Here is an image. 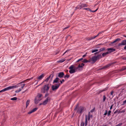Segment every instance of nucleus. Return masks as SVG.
<instances>
[{
  "instance_id": "obj_49",
  "label": "nucleus",
  "mask_w": 126,
  "mask_h": 126,
  "mask_svg": "<svg viewBox=\"0 0 126 126\" xmlns=\"http://www.w3.org/2000/svg\"><path fill=\"white\" fill-rule=\"evenodd\" d=\"M70 27V26H68L67 27H65L64 28L63 30L67 29L68 28H69Z\"/></svg>"
},
{
  "instance_id": "obj_7",
  "label": "nucleus",
  "mask_w": 126,
  "mask_h": 126,
  "mask_svg": "<svg viewBox=\"0 0 126 126\" xmlns=\"http://www.w3.org/2000/svg\"><path fill=\"white\" fill-rule=\"evenodd\" d=\"M84 109V108L83 107L80 106L77 110V112L79 113H82Z\"/></svg>"
},
{
  "instance_id": "obj_31",
  "label": "nucleus",
  "mask_w": 126,
  "mask_h": 126,
  "mask_svg": "<svg viewBox=\"0 0 126 126\" xmlns=\"http://www.w3.org/2000/svg\"><path fill=\"white\" fill-rule=\"evenodd\" d=\"M17 98L16 97H14L11 99L12 100H17Z\"/></svg>"
},
{
  "instance_id": "obj_52",
  "label": "nucleus",
  "mask_w": 126,
  "mask_h": 126,
  "mask_svg": "<svg viewBox=\"0 0 126 126\" xmlns=\"http://www.w3.org/2000/svg\"><path fill=\"white\" fill-rule=\"evenodd\" d=\"M68 51H69V50H67L66 51H65L64 53L63 54V55H64V54H65Z\"/></svg>"
},
{
  "instance_id": "obj_14",
  "label": "nucleus",
  "mask_w": 126,
  "mask_h": 126,
  "mask_svg": "<svg viewBox=\"0 0 126 126\" xmlns=\"http://www.w3.org/2000/svg\"><path fill=\"white\" fill-rule=\"evenodd\" d=\"M60 79L56 77L53 80V83H59V80Z\"/></svg>"
},
{
  "instance_id": "obj_37",
  "label": "nucleus",
  "mask_w": 126,
  "mask_h": 126,
  "mask_svg": "<svg viewBox=\"0 0 126 126\" xmlns=\"http://www.w3.org/2000/svg\"><path fill=\"white\" fill-rule=\"evenodd\" d=\"M96 37L95 36L94 37H91L90 39H88V40H90L94 39Z\"/></svg>"
},
{
  "instance_id": "obj_51",
  "label": "nucleus",
  "mask_w": 126,
  "mask_h": 126,
  "mask_svg": "<svg viewBox=\"0 0 126 126\" xmlns=\"http://www.w3.org/2000/svg\"><path fill=\"white\" fill-rule=\"evenodd\" d=\"M113 106V104H112L110 106V110H111L112 109Z\"/></svg>"
},
{
  "instance_id": "obj_33",
  "label": "nucleus",
  "mask_w": 126,
  "mask_h": 126,
  "mask_svg": "<svg viewBox=\"0 0 126 126\" xmlns=\"http://www.w3.org/2000/svg\"><path fill=\"white\" fill-rule=\"evenodd\" d=\"M111 112V111L110 110L108 111V113H107V115L108 116H110L111 114L110 113Z\"/></svg>"
},
{
  "instance_id": "obj_32",
  "label": "nucleus",
  "mask_w": 126,
  "mask_h": 126,
  "mask_svg": "<svg viewBox=\"0 0 126 126\" xmlns=\"http://www.w3.org/2000/svg\"><path fill=\"white\" fill-rule=\"evenodd\" d=\"M82 65H81L80 64H79L78 65V66L77 67H75V68H76V69H78L79 68H82Z\"/></svg>"
},
{
  "instance_id": "obj_27",
  "label": "nucleus",
  "mask_w": 126,
  "mask_h": 126,
  "mask_svg": "<svg viewBox=\"0 0 126 126\" xmlns=\"http://www.w3.org/2000/svg\"><path fill=\"white\" fill-rule=\"evenodd\" d=\"M108 54V52H107L105 53H103L102 54V56L103 57H104L106 55Z\"/></svg>"
},
{
  "instance_id": "obj_8",
  "label": "nucleus",
  "mask_w": 126,
  "mask_h": 126,
  "mask_svg": "<svg viewBox=\"0 0 126 126\" xmlns=\"http://www.w3.org/2000/svg\"><path fill=\"white\" fill-rule=\"evenodd\" d=\"M51 99V98L49 97H47L46 99L43 102V105H45L47 104L48 101H49Z\"/></svg>"
},
{
  "instance_id": "obj_58",
  "label": "nucleus",
  "mask_w": 126,
  "mask_h": 126,
  "mask_svg": "<svg viewBox=\"0 0 126 126\" xmlns=\"http://www.w3.org/2000/svg\"><path fill=\"white\" fill-rule=\"evenodd\" d=\"M113 91H112L110 93V95H112V94H113Z\"/></svg>"
},
{
  "instance_id": "obj_39",
  "label": "nucleus",
  "mask_w": 126,
  "mask_h": 126,
  "mask_svg": "<svg viewBox=\"0 0 126 126\" xmlns=\"http://www.w3.org/2000/svg\"><path fill=\"white\" fill-rule=\"evenodd\" d=\"M65 59H62L60 61H59V62H60L61 63H63L65 61Z\"/></svg>"
},
{
  "instance_id": "obj_6",
  "label": "nucleus",
  "mask_w": 126,
  "mask_h": 126,
  "mask_svg": "<svg viewBox=\"0 0 126 126\" xmlns=\"http://www.w3.org/2000/svg\"><path fill=\"white\" fill-rule=\"evenodd\" d=\"M54 76V74L53 73L51 74L49 77H47L44 81L45 82H47L49 79H50L51 80H52V78Z\"/></svg>"
},
{
  "instance_id": "obj_30",
  "label": "nucleus",
  "mask_w": 126,
  "mask_h": 126,
  "mask_svg": "<svg viewBox=\"0 0 126 126\" xmlns=\"http://www.w3.org/2000/svg\"><path fill=\"white\" fill-rule=\"evenodd\" d=\"M98 51V49H94V50H92V53H94V52H97V51Z\"/></svg>"
},
{
  "instance_id": "obj_35",
  "label": "nucleus",
  "mask_w": 126,
  "mask_h": 126,
  "mask_svg": "<svg viewBox=\"0 0 126 126\" xmlns=\"http://www.w3.org/2000/svg\"><path fill=\"white\" fill-rule=\"evenodd\" d=\"M21 91V89L20 88L18 90H16L15 91V92L16 93H17Z\"/></svg>"
},
{
  "instance_id": "obj_18",
  "label": "nucleus",
  "mask_w": 126,
  "mask_h": 126,
  "mask_svg": "<svg viewBox=\"0 0 126 126\" xmlns=\"http://www.w3.org/2000/svg\"><path fill=\"white\" fill-rule=\"evenodd\" d=\"M91 117H92V115H91L90 112H88V120H90Z\"/></svg>"
},
{
  "instance_id": "obj_19",
  "label": "nucleus",
  "mask_w": 126,
  "mask_h": 126,
  "mask_svg": "<svg viewBox=\"0 0 126 126\" xmlns=\"http://www.w3.org/2000/svg\"><path fill=\"white\" fill-rule=\"evenodd\" d=\"M81 8H82L80 5H78L76 7L75 10L77 9H81Z\"/></svg>"
},
{
  "instance_id": "obj_57",
  "label": "nucleus",
  "mask_w": 126,
  "mask_h": 126,
  "mask_svg": "<svg viewBox=\"0 0 126 126\" xmlns=\"http://www.w3.org/2000/svg\"><path fill=\"white\" fill-rule=\"evenodd\" d=\"M81 65H82V67H83V66H84V63H81Z\"/></svg>"
},
{
  "instance_id": "obj_45",
  "label": "nucleus",
  "mask_w": 126,
  "mask_h": 126,
  "mask_svg": "<svg viewBox=\"0 0 126 126\" xmlns=\"http://www.w3.org/2000/svg\"><path fill=\"white\" fill-rule=\"evenodd\" d=\"M83 9L84 10H87L88 11H90V10H91L89 8H84Z\"/></svg>"
},
{
  "instance_id": "obj_12",
  "label": "nucleus",
  "mask_w": 126,
  "mask_h": 126,
  "mask_svg": "<svg viewBox=\"0 0 126 126\" xmlns=\"http://www.w3.org/2000/svg\"><path fill=\"white\" fill-rule=\"evenodd\" d=\"M126 45V43L124 40L122 41L121 43H119L118 45L120 46H124Z\"/></svg>"
},
{
  "instance_id": "obj_4",
  "label": "nucleus",
  "mask_w": 126,
  "mask_h": 126,
  "mask_svg": "<svg viewBox=\"0 0 126 126\" xmlns=\"http://www.w3.org/2000/svg\"><path fill=\"white\" fill-rule=\"evenodd\" d=\"M115 62H114L109 63L107 65L103 66V67L102 68H100L99 69L100 70H101L102 69H103L107 68L109 67H110V66H111L112 64H115Z\"/></svg>"
},
{
  "instance_id": "obj_64",
  "label": "nucleus",
  "mask_w": 126,
  "mask_h": 126,
  "mask_svg": "<svg viewBox=\"0 0 126 126\" xmlns=\"http://www.w3.org/2000/svg\"><path fill=\"white\" fill-rule=\"evenodd\" d=\"M100 126H107L106 125H100Z\"/></svg>"
},
{
  "instance_id": "obj_34",
  "label": "nucleus",
  "mask_w": 126,
  "mask_h": 126,
  "mask_svg": "<svg viewBox=\"0 0 126 126\" xmlns=\"http://www.w3.org/2000/svg\"><path fill=\"white\" fill-rule=\"evenodd\" d=\"M106 99V97L105 95H104L103 96V102H105Z\"/></svg>"
},
{
  "instance_id": "obj_54",
  "label": "nucleus",
  "mask_w": 126,
  "mask_h": 126,
  "mask_svg": "<svg viewBox=\"0 0 126 126\" xmlns=\"http://www.w3.org/2000/svg\"><path fill=\"white\" fill-rule=\"evenodd\" d=\"M60 83L59 84H60V85L61 84L63 83V82H62V81L61 80H60Z\"/></svg>"
},
{
  "instance_id": "obj_1",
  "label": "nucleus",
  "mask_w": 126,
  "mask_h": 126,
  "mask_svg": "<svg viewBox=\"0 0 126 126\" xmlns=\"http://www.w3.org/2000/svg\"><path fill=\"white\" fill-rule=\"evenodd\" d=\"M21 84V83H19L18 84L15 85L8 87L5 88L4 89L0 91V93L4 92L6 91H8L9 90L15 88L17 87H18L19 86V85L20 84Z\"/></svg>"
},
{
  "instance_id": "obj_61",
  "label": "nucleus",
  "mask_w": 126,
  "mask_h": 126,
  "mask_svg": "<svg viewBox=\"0 0 126 126\" xmlns=\"http://www.w3.org/2000/svg\"><path fill=\"white\" fill-rule=\"evenodd\" d=\"M124 49L126 50V46H125L124 47Z\"/></svg>"
},
{
  "instance_id": "obj_23",
  "label": "nucleus",
  "mask_w": 126,
  "mask_h": 126,
  "mask_svg": "<svg viewBox=\"0 0 126 126\" xmlns=\"http://www.w3.org/2000/svg\"><path fill=\"white\" fill-rule=\"evenodd\" d=\"M82 62L84 63H88V61L86 59H85L82 61Z\"/></svg>"
},
{
  "instance_id": "obj_26",
  "label": "nucleus",
  "mask_w": 126,
  "mask_h": 126,
  "mask_svg": "<svg viewBox=\"0 0 126 126\" xmlns=\"http://www.w3.org/2000/svg\"><path fill=\"white\" fill-rule=\"evenodd\" d=\"M46 93L45 94V95L44 96V97L45 98L47 97H48V96L49 95V94L48 93V92H46Z\"/></svg>"
},
{
  "instance_id": "obj_42",
  "label": "nucleus",
  "mask_w": 126,
  "mask_h": 126,
  "mask_svg": "<svg viewBox=\"0 0 126 126\" xmlns=\"http://www.w3.org/2000/svg\"><path fill=\"white\" fill-rule=\"evenodd\" d=\"M107 110H106L105 111V112L104 114V115L106 116L107 114Z\"/></svg>"
},
{
  "instance_id": "obj_63",
  "label": "nucleus",
  "mask_w": 126,
  "mask_h": 126,
  "mask_svg": "<svg viewBox=\"0 0 126 126\" xmlns=\"http://www.w3.org/2000/svg\"><path fill=\"white\" fill-rule=\"evenodd\" d=\"M126 69V67H125V68H124L123 69V70H125Z\"/></svg>"
},
{
  "instance_id": "obj_28",
  "label": "nucleus",
  "mask_w": 126,
  "mask_h": 126,
  "mask_svg": "<svg viewBox=\"0 0 126 126\" xmlns=\"http://www.w3.org/2000/svg\"><path fill=\"white\" fill-rule=\"evenodd\" d=\"M108 88H106L104 89L103 90H101L99 91L100 93H101L104 91H106L107 90Z\"/></svg>"
},
{
  "instance_id": "obj_5",
  "label": "nucleus",
  "mask_w": 126,
  "mask_h": 126,
  "mask_svg": "<svg viewBox=\"0 0 126 126\" xmlns=\"http://www.w3.org/2000/svg\"><path fill=\"white\" fill-rule=\"evenodd\" d=\"M60 86V84L57 83L55 85H53L51 86L52 90L53 91H55L57 90L59 88Z\"/></svg>"
},
{
  "instance_id": "obj_55",
  "label": "nucleus",
  "mask_w": 126,
  "mask_h": 126,
  "mask_svg": "<svg viewBox=\"0 0 126 126\" xmlns=\"http://www.w3.org/2000/svg\"><path fill=\"white\" fill-rule=\"evenodd\" d=\"M86 56V54H84V55H83L82 57L83 58L85 57Z\"/></svg>"
},
{
  "instance_id": "obj_24",
  "label": "nucleus",
  "mask_w": 126,
  "mask_h": 126,
  "mask_svg": "<svg viewBox=\"0 0 126 126\" xmlns=\"http://www.w3.org/2000/svg\"><path fill=\"white\" fill-rule=\"evenodd\" d=\"M105 49V47H103L100 48L99 49V52H101V51H103Z\"/></svg>"
},
{
  "instance_id": "obj_60",
  "label": "nucleus",
  "mask_w": 126,
  "mask_h": 126,
  "mask_svg": "<svg viewBox=\"0 0 126 126\" xmlns=\"http://www.w3.org/2000/svg\"><path fill=\"white\" fill-rule=\"evenodd\" d=\"M62 81V82H64L65 81V80L64 79H62V80H61Z\"/></svg>"
},
{
  "instance_id": "obj_46",
  "label": "nucleus",
  "mask_w": 126,
  "mask_h": 126,
  "mask_svg": "<svg viewBox=\"0 0 126 126\" xmlns=\"http://www.w3.org/2000/svg\"><path fill=\"white\" fill-rule=\"evenodd\" d=\"M95 108L94 107L92 109L90 110V112H93L95 110Z\"/></svg>"
},
{
  "instance_id": "obj_40",
  "label": "nucleus",
  "mask_w": 126,
  "mask_h": 126,
  "mask_svg": "<svg viewBox=\"0 0 126 126\" xmlns=\"http://www.w3.org/2000/svg\"><path fill=\"white\" fill-rule=\"evenodd\" d=\"M83 58H82L76 61V62H79V61H81L82 60H83Z\"/></svg>"
},
{
  "instance_id": "obj_9",
  "label": "nucleus",
  "mask_w": 126,
  "mask_h": 126,
  "mask_svg": "<svg viewBox=\"0 0 126 126\" xmlns=\"http://www.w3.org/2000/svg\"><path fill=\"white\" fill-rule=\"evenodd\" d=\"M58 74L57 77L60 78H63L64 75V73L62 72H59Z\"/></svg>"
},
{
  "instance_id": "obj_47",
  "label": "nucleus",
  "mask_w": 126,
  "mask_h": 126,
  "mask_svg": "<svg viewBox=\"0 0 126 126\" xmlns=\"http://www.w3.org/2000/svg\"><path fill=\"white\" fill-rule=\"evenodd\" d=\"M33 112V111H32V110L31 111H29L28 112V114H30L31 113H32Z\"/></svg>"
},
{
  "instance_id": "obj_59",
  "label": "nucleus",
  "mask_w": 126,
  "mask_h": 126,
  "mask_svg": "<svg viewBox=\"0 0 126 126\" xmlns=\"http://www.w3.org/2000/svg\"><path fill=\"white\" fill-rule=\"evenodd\" d=\"M100 33H98L95 36L96 37H97L98 36L99 34Z\"/></svg>"
},
{
  "instance_id": "obj_36",
  "label": "nucleus",
  "mask_w": 126,
  "mask_h": 126,
  "mask_svg": "<svg viewBox=\"0 0 126 126\" xmlns=\"http://www.w3.org/2000/svg\"><path fill=\"white\" fill-rule=\"evenodd\" d=\"M37 109H38V108H35L33 109L32 110V111L33 112H35V111H36L37 110Z\"/></svg>"
},
{
  "instance_id": "obj_41",
  "label": "nucleus",
  "mask_w": 126,
  "mask_h": 126,
  "mask_svg": "<svg viewBox=\"0 0 126 126\" xmlns=\"http://www.w3.org/2000/svg\"><path fill=\"white\" fill-rule=\"evenodd\" d=\"M126 103V99L124 101L122 104V105H124Z\"/></svg>"
},
{
  "instance_id": "obj_13",
  "label": "nucleus",
  "mask_w": 126,
  "mask_h": 126,
  "mask_svg": "<svg viewBox=\"0 0 126 126\" xmlns=\"http://www.w3.org/2000/svg\"><path fill=\"white\" fill-rule=\"evenodd\" d=\"M40 100L41 99H40L39 98H38L36 97L35 99L34 103L36 104H37Z\"/></svg>"
},
{
  "instance_id": "obj_16",
  "label": "nucleus",
  "mask_w": 126,
  "mask_h": 126,
  "mask_svg": "<svg viewBox=\"0 0 126 126\" xmlns=\"http://www.w3.org/2000/svg\"><path fill=\"white\" fill-rule=\"evenodd\" d=\"M95 56V57L96 58V59L97 60L102 58V56L101 54H98L97 56Z\"/></svg>"
},
{
  "instance_id": "obj_21",
  "label": "nucleus",
  "mask_w": 126,
  "mask_h": 126,
  "mask_svg": "<svg viewBox=\"0 0 126 126\" xmlns=\"http://www.w3.org/2000/svg\"><path fill=\"white\" fill-rule=\"evenodd\" d=\"M23 82H20V83H21V84L20 85H19V86H18V87H20L21 86H22L21 87V88L22 89L23 88H24V86L25 85V84H22V83H23Z\"/></svg>"
},
{
  "instance_id": "obj_53",
  "label": "nucleus",
  "mask_w": 126,
  "mask_h": 126,
  "mask_svg": "<svg viewBox=\"0 0 126 126\" xmlns=\"http://www.w3.org/2000/svg\"><path fill=\"white\" fill-rule=\"evenodd\" d=\"M118 112V110H116L114 112V114H115L117 113Z\"/></svg>"
},
{
  "instance_id": "obj_3",
  "label": "nucleus",
  "mask_w": 126,
  "mask_h": 126,
  "mask_svg": "<svg viewBox=\"0 0 126 126\" xmlns=\"http://www.w3.org/2000/svg\"><path fill=\"white\" fill-rule=\"evenodd\" d=\"M74 66L73 65H71L68 68L70 69L69 71V73L71 74H72L75 73L76 72L75 68H74Z\"/></svg>"
},
{
  "instance_id": "obj_50",
  "label": "nucleus",
  "mask_w": 126,
  "mask_h": 126,
  "mask_svg": "<svg viewBox=\"0 0 126 126\" xmlns=\"http://www.w3.org/2000/svg\"><path fill=\"white\" fill-rule=\"evenodd\" d=\"M101 45V44H99L98 45H97V46H96V48H99L100 47H99L98 46L99 45Z\"/></svg>"
},
{
  "instance_id": "obj_10",
  "label": "nucleus",
  "mask_w": 126,
  "mask_h": 126,
  "mask_svg": "<svg viewBox=\"0 0 126 126\" xmlns=\"http://www.w3.org/2000/svg\"><path fill=\"white\" fill-rule=\"evenodd\" d=\"M107 49L108 50L107 52H108V54L115 51V49L112 48H108Z\"/></svg>"
},
{
  "instance_id": "obj_56",
  "label": "nucleus",
  "mask_w": 126,
  "mask_h": 126,
  "mask_svg": "<svg viewBox=\"0 0 126 126\" xmlns=\"http://www.w3.org/2000/svg\"><path fill=\"white\" fill-rule=\"evenodd\" d=\"M122 59L124 60H126V57H124L122 58Z\"/></svg>"
},
{
  "instance_id": "obj_17",
  "label": "nucleus",
  "mask_w": 126,
  "mask_h": 126,
  "mask_svg": "<svg viewBox=\"0 0 126 126\" xmlns=\"http://www.w3.org/2000/svg\"><path fill=\"white\" fill-rule=\"evenodd\" d=\"M44 76V75L43 74H42L40 76H39L37 79H38L40 80L42 79Z\"/></svg>"
},
{
  "instance_id": "obj_38",
  "label": "nucleus",
  "mask_w": 126,
  "mask_h": 126,
  "mask_svg": "<svg viewBox=\"0 0 126 126\" xmlns=\"http://www.w3.org/2000/svg\"><path fill=\"white\" fill-rule=\"evenodd\" d=\"M70 77V75L67 74L64 77V78H68Z\"/></svg>"
},
{
  "instance_id": "obj_20",
  "label": "nucleus",
  "mask_w": 126,
  "mask_h": 126,
  "mask_svg": "<svg viewBox=\"0 0 126 126\" xmlns=\"http://www.w3.org/2000/svg\"><path fill=\"white\" fill-rule=\"evenodd\" d=\"M88 122H87V115H85V126H86L87 125Z\"/></svg>"
},
{
  "instance_id": "obj_44",
  "label": "nucleus",
  "mask_w": 126,
  "mask_h": 126,
  "mask_svg": "<svg viewBox=\"0 0 126 126\" xmlns=\"http://www.w3.org/2000/svg\"><path fill=\"white\" fill-rule=\"evenodd\" d=\"M99 52L98 51V52H96L95 53H94V54L95 55V56H97L98 54H99Z\"/></svg>"
},
{
  "instance_id": "obj_48",
  "label": "nucleus",
  "mask_w": 126,
  "mask_h": 126,
  "mask_svg": "<svg viewBox=\"0 0 126 126\" xmlns=\"http://www.w3.org/2000/svg\"><path fill=\"white\" fill-rule=\"evenodd\" d=\"M122 124V123H120L116 125L115 126H120Z\"/></svg>"
},
{
  "instance_id": "obj_2",
  "label": "nucleus",
  "mask_w": 126,
  "mask_h": 126,
  "mask_svg": "<svg viewBox=\"0 0 126 126\" xmlns=\"http://www.w3.org/2000/svg\"><path fill=\"white\" fill-rule=\"evenodd\" d=\"M49 84H47L44 85L42 88L41 89V92L44 94L48 92L49 90Z\"/></svg>"
},
{
  "instance_id": "obj_11",
  "label": "nucleus",
  "mask_w": 126,
  "mask_h": 126,
  "mask_svg": "<svg viewBox=\"0 0 126 126\" xmlns=\"http://www.w3.org/2000/svg\"><path fill=\"white\" fill-rule=\"evenodd\" d=\"M91 60L92 62H91V63L92 64L94 63L97 60L95 56H93L91 58Z\"/></svg>"
},
{
  "instance_id": "obj_29",
  "label": "nucleus",
  "mask_w": 126,
  "mask_h": 126,
  "mask_svg": "<svg viewBox=\"0 0 126 126\" xmlns=\"http://www.w3.org/2000/svg\"><path fill=\"white\" fill-rule=\"evenodd\" d=\"M30 100H28L26 102V107H27L29 105L30 103Z\"/></svg>"
},
{
  "instance_id": "obj_62",
  "label": "nucleus",
  "mask_w": 126,
  "mask_h": 126,
  "mask_svg": "<svg viewBox=\"0 0 126 126\" xmlns=\"http://www.w3.org/2000/svg\"><path fill=\"white\" fill-rule=\"evenodd\" d=\"M91 59H90V60H88V63L89 62H91Z\"/></svg>"
},
{
  "instance_id": "obj_15",
  "label": "nucleus",
  "mask_w": 126,
  "mask_h": 126,
  "mask_svg": "<svg viewBox=\"0 0 126 126\" xmlns=\"http://www.w3.org/2000/svg\"><path fill=\"white\" fill-rule=\"evenodd\" d=\"M121 40V39L119 38H117L115 40H114L113 41L111 42V44H112L113 43H116L117 41H120Z\"/></svg>"
},
{
  "instance_id": "obj_25",
  "label": "nucleus",
  "mask_w": 126,
  "mask_h": 126,
  "mask_svg": "<svg viewBox=\"0 0 126 126\" xmlns=\"http://www.w3.org/2000/svg\"><path fill=\"white\" fill-rule=\"evenodd\" d=\"M42 96V94H38L36 97L38 98H39L41 97Z\"/></svg>"
},
{
  "instance_id": "obj_43",
  "label": "nucleus",
  "mask_w": 126,
  "mask_h": 126,
  "mask_svg": "<svg viewBox=\"0 0 126 126\" xmlns=\"http://www.w3.org/2000/svg\"><path fill=\"white\" fill-rule=\"evenodd\" d=\"M97 10H98V9H96V10H94V11H92V10H91L90 11V12H92V13H94V12H96V11H97Z\"/></svg>"
},
{
  "instance_id": "obj_22",
  "label": "nucleus",
  "mask_w": 126,
  "mask_h": 126,
  "mask_svg": "<svg viewBox=\"0 0 126 126\" xmlns=\"http://www.w3.org/2000/svg\"><path fill=\"white\" fill-rule=\"evenodd\" d=\"M80 5L81 6V8L87 6V5L85 4H82Z\"/></svg>"
}]
</instances>
